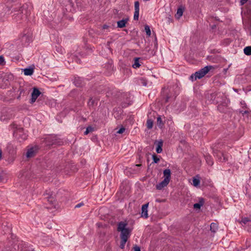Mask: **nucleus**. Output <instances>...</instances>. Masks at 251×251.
<instances>
[{"label":"nucleus","mask_w":251,"mask_h":251,"mask_svg":"<svg viewBox=\"0 0 251 251\" xmlns=\"http://www.w3.org/2000/svg\"><path fill=\"white\" fill-rule=\"evenodd\" d=\"M228 155L224 154L222 152H219V154L217 155L218 159L220 162H226L228 160Z\"/></svg>","instance_id":"9d476101"},{"label":"nucleus","mask_w":251,"mask_h":251,"mask_svg":"<svg viewBox=\"0 0 251 251\" xmlns=\"http://www.w3.org/2000/svg\"><path fill=\"white\" fill-rule=\"evenodd\" d=\"M93 100L92 99H91L89 100V102H88V104H89V105H92V104H93Z\"/></svg>","instance_id":"e433bc0d"},{"label":"nucleus","mask_w":251,"mask_h":251,"mask_svg":"<svg viewBox=\"0 0 251 251\" xmlns=\"http://www.w3.org/2000/svg\"><path fill=\"white\" fill-rule=\"evenodd\" d=\"M157 125L160 128H162L164 126V123L162 121L160 116H158L157 118Z\"/></svg>","instance_id":"f3484780"},{"label":"nucleus","mask_w":251,"mask_h":251,"mask_svg":"<svg viewBox=\"0 0 251 251\" xmlns=\"http://www.w3.org/2000/svg\"><path fill=\"white\" fill-rule=\"evenodd\" d=\"M1 153H2L1 151L0 150V159L1 158Z\"/></svg>","instance_id":"ea45409f"},{"label":"nucleus","mask_w":251,"mask_h":251,"mask_svg":"<svg viewBox=\"0 0 251 251\" xmlns=\"http://www.w3.org/2000/svg\"><path fill=\"white\" fill-rule=\"evenodd\" d=\"M5 63L4 59L2 56H0V65H3Z\"/></svg>","instance_id":"2f4dec72"},{"label":"nucleus","mask_w":251,"mask_h":251,"mask_svg":"<svg viewBox=\"0 0 251 251\" xmlns=\"http://www.w3.org/2000/svg\"><path fill=\"white\" fill-rule=\"evenodd\" d=\"M248 1V0H241V5H243L244 3H245L247 1Z\"/></svg>","instance_id":"c9c22d12"},{"label":"nucleus","mask_w":251,"mask_h":251,"mask_svg":"<svg viewBox=\"0 0 251 251\" xmlns=\"http://www.w3.org/2000/svg\"><path fill=\"white\" fill-rule=\"evenodd\" d=\"M127 224L124 222L119 223L118 231L121 232V238L127 240L130 236V230L126 227Z\"/></svg>","instance_id":"f03ea898"},{"label":"nucleus","mask_w":251,"mask_h":251,"mask_svg":"<svg viewBox=\"0 0 251 251\" xmlns=\"http://www.w3.org/2000/svg\"><path fill=\"white\" fill-rule=\"evenodd\" d=\"M46 198L48 199V201L49 202L51 203V204H53V202L54 201V198L52 197H47Z\"/></svg>","instance_id":"c85d7f7f"},{"label":"nucleus","mask_w":251,"mask_h":251,"mask_svg":"<svg viewBox=\"0 0 251 251\" xmlns=\"http://www.w3.org/2000/svg\"><path fill=\"white\" fill-rule=\"evenodd\" d=\"M107 27V26L106 25L103 26V28H106Z\"/></svg>","instance_id":"a19ab883"},{"label":"nucleus","mask_w":251,"mask_h":251,"mask_svg":"<svg viewBox=\"0 0 251 251\" xmlns=\"http://www.w3.org/2000/svg\"><path fill=\"white\" fill-rule=\"evenodd\" d=\"M147 126L149 129H151L153 126V122L151 119H148L147 122Z\"/></svg>","instance_id":"5701e85b"},{"label":"nucleus","mask_w":251,"mask_h":251,"mask_svg":"<svg viewBox=\"0 0 251 251\" xmlns=\"http://www.w3.org/2000/svg\"><path fill=\"white\" fill-rule=\"evenodd\" d=\"M26 5H24L18 9H16L15 10V13L12 16L16 21L22 19L24 15L27 14V11L26 9Z\"/></svg>","instance_id":"20e7f679"},{"label":"nucleus","mask_w":251,"mask_h":251,"mask_svg":"<svg viewBox=\"0 0 251 251\" xmlns=\"http://www.w3.org/2000/svg\"><path fill=\"white\" fill-rule=\"evenodd\" d=\"M206 161L207 164L210 166L212 165L213 164V161L210 156H207L206 157Z\"/></svg>","instance_id":"393cba45"},{"label":"nucleus","mask_w":251,"mask_h":251,"mask_svg":"<svg viewBox=\"0 0 251 251\" xmlns=\"http://www.w3.org/2000/svg\"><path fill=\"white\" fill-rule=\"evenodd\" d=\"M156 151L157 153H161L162 151V147L163 146V142L162 140L158 141L156 142Z\"/></svg>","instance_id":"9b49d317"},{"label":"nucleus","mask_w":251,"mask_h":251,"mask_svg":"<svg viewBox=\"0 0 251 251\" xmlns=\"http://www.w3.org/2000/svg\"><path fill=\"white\" fill-rule=\"evenodd\" d=\"M192 184L194 186L196 187H199L200 184V179L199 176H196V177H193Z\"/></svg>","instance_id":"4468645a"},{"label":"nucleus","mask_w":251,"mask_h":251,"mask_svg":"<svg viewBox=\"0 0 251 251\" xmlns=\"http://www.w3.org/2000/svg\"><path fill=\"white\" fill-rule=\"evenodd\" d=\"M82 205H83V203H78V204H76L75 205V207L79 208V207H81Z\"/></svg>","instance_id":"f704fd0d"},{"label":"nucleus","mask_w":251,"mask_h":251,"mask_svg":"<svg viewBox=\"0 0 251 251\" xmlns=\"http://www.w3.org/2000/svg\"><path fill=\"white\" fill-rule=\"evenodd\" d=\"M126 241H127V240H126V239H121V245H120V247L121 249L124 248Z\"/></svg>","instance_id":"a878e982"},{"label":"nucleus","mask_w":251,"mask_h":251,"mask_svg":"<svg viewBox=\"0 0 251 251\" xmlns=\"http://www.w3.org/2000/svg\"><path fill=\"white\" fill-rule=\"evenodd\" d=\"M134 251H141L140 248L138 246L135 247L134 248Z\"/></svg>","instance_id":"72a5a7b5"},{"label":"nucleus","mask_w":251,"mask_h":251,"mask_svg":"<svg viewBox=\"0 0 251 251\" xmlns=\"http://www.w3.org/2000/svg\"><path fill=\"white\" fill-rule=\"evenodd\" d=\"M171 170L167 169L163 171L164 179L159 183L156 185V188L157 190H161L166 187L169 183L171 179Z\"/></svg>","instance_id":"f257e3e1"},{"label":"nucleus","mask_w":251,"mask_h":251,"mask_svg":"<svg viewBox=\"0 0 251 251\" xmlns=\"http://www.w3.org/2000/svg\"><path fill=\"white\" fill-rule=\"evenodd\" d=\"M249 222H251V215L249 217L243 218L241 220V222L244 224H246Z\"/></svg>","instance_id":"4be33fe9"},{"label":"nucleus","mask_w":251,"mask_h":251,"mask_svg":"<svg viewBox=\"0 0 251 251\" xmlns=\"http://www.w3.org/2000/svg\"><path fill=\"white\" fill-rule=\"evenodd\" d=\"M33 72L32 68H25L24 70V73L25 75H31L33 74Z\"/></svg>","instance_id":"a211bd4d"},{"label":"nucleus","mask_w":251,"mask_h":251,"mask_svg":"<svg viewBox=\"0 0 251 251\" xmlns=\"http://www.w3.org/2000/svg\"><path fill=\"white\" fill-rule=\"evenodd\" d=\"M37 147L36 146L29 147L27 149L26 156L27 158L33 157L37 152Z\"/></svg>","instance_id":"423d86ee"},{"label":"nucleus","mask_w":251,"mask_h":251,"mask_svg":"<svg viewBox=\"0 0 251 251\" xmlns=\"http://www.w3.org/2000/svg\"><path fill=\"white\" fill-rule=\"evenodd\" d=\"M140 166H141V164H137V165H136V166H137V167Z\"/></svg>","instance_id":"79ce46f5"},{"label":"nucleus","mask_w":251,"mask_h":251,"mask_svg":"<svg viewBox=\"0 0 251 251\" xmlns=\"http://www.w3.org/2000/svg\"><path fill=\"white\" fill-rule=\"evenodd\" d=\"M128 21V18H126L120 20L117 22V26L119 28H123L126 26V24Z\"/></svg>","instance_id":"f8f14e48"},{"label":"nucleus","mask_w":251,"mask_h":251,"mask_svg":"<svg viewBox=\"0 0 251 251\" xmlns=\"http://www.w3.org/2000/svg\"><path fill=\"white\" fill-rule=\"evenodd\" d=\"M92 131V128L91 127H88L86 128L85 131L84 132V134L87 135Z\"/></svg>","instance_id":"c756f323"},{"label":"nucleus","mask_w":251,"mask_h":251,"mask_svg":"<svg viewBox=\"0 0 251 251\" xmlns=\"http://www.w3.org/2000/svg\"><path fill=\"white\" fill-rule=\"evenodd\" d=\"M204 202V200L202 198H200L199 202L194 204V209H200V208L203 205Z\"/></svg>","instance_id":"ddd939ff"},{"label":"nucleus","mask_w":251,"mask_h":251,"mask_svg":"<svg viewBox=\"0 0 251 251\" xmlns=\"http://www.w3.org/2000/svg\"><path fill=\"white\" fill-rule=\"evenodd\" d=\"M149 204L147 203L145 204H144L142 207V212H141V217L147 218L148 217V207Z\"/></svg>","instance_id":"1a4fd4ad"},{"label":"nucleus","mask_w":251,"mask_h":251,"mask_svg":"<svg viewBox=\"0 0 251 251\" xmlns=\"http://www.w3.org/2000/svg\"><path fill=\"white\" fill-rule=\"evenodd\" d=\"M40 94L41 92L39 91V90L36 88H34L33 91L31 93V99L30 100V103H34Z\"/></svg>","instance_id":"0eeeda50"},{"label":"nucleus","mask_w":251,"mask_h":251,"mask_svg":"<svg viewBox=\"0 0 251 251\" xmlns=\"http://www.w3.org/2000/svg\"><path fill=\"white\" fill-rule=\"evenodd\" d=\"M140 83L142 85L145 86H146L147 85V81L145 78H141L140 80Z\"/></svg>","instance_id":"bb28decb"},{"label":"nucleus","mask_w":251,"mask_h":251,"mask_svg":"<svg viewBox=\"0 0 251 251\" xmlns=\"http://www.w3.org/2000/svg\"><path fill=\"white\" fill-rule=\"evenodd\" d=\"M152 159L155 163H158L159 161V158L155 154L152 155Z\"/></svg>","instance_id":"cd10ccee"},{"label":"nucleus","mask_w":251,"mask_h":251,"mask_svg":"<svg viewBox=\"0 0 251 251\" xmlns=\"http://www.w3.org/2000/svg\"><path fill=\"white\" fill-rule=\"evenodd\" d=\"M26 138H27V135H26V134H25V135H24V137L23 138V139L24 140H25V139H26Z\"/></svg>","instance_id":"58836bf2"},{"label":"nucleus","mask_w":251,"mask_h":251,"mask_svg":"<svg viewBox=\"0 0 251 251\" xmlns=\"http://www.w3.org/2000/svg\"><path fill=\"white\" fill-rule=\"evenodd\" d=\"M145 30L146 31V33L147 35L149 36H151V31L150 30V26L148 25H146L145 26Z\"/></svg>","instance_id":"b1692460"},{"label":"nucleus","mask_w":251,"mask_h":251,"mask_svg":"<svg viewBox=\"0 0 251 251\" xmlns=\"http://www.w3.org/2000/svg\"><path fill=\"white\" fill-rule=\"evenodd\" d=\"M7 112L4 110L0 113V120L1 121H4L10 118V116L6 114Z\"/></svg>","instance_id":"2eb2a0df"},{"label":"nucleus","mask_w":251,"mask_h":251,"mask_svg":"<svg viewBox=\"0 0 251 251\" xmlns=\"http://www.w3.org/2000/svg\"><path fill=\"white\" fill-rule=\"evenodd\" d=\"M125 131V128H124V127H122L117 131V133L118 134H122L123 132H124Z\"/></svg>","instance_id":"7c9ffc66"},{"label":"nucleus","mask_w":251,"mask_h":251,"mask_svg":"<svg viewBox=\"0 0 251 251\" xmlns=\"http://www.w3.org/2000/svg\"><path fill=\"white\" fill-rule=\"evenodd\" d=\"M50 143H48V145H50Z\"/></svg>","instance_id":"c03bdc74"},{"label":"nucleus","mask_w":251,"mask_h":251,"mask_svg":"<svg viewBox=\"0 0 251 251\" xmlns=\"http://www.w3.org/2000/svg\"><path fill=\"white\" fill-rule=\"evenodd\" d=\"M134 20H138L139 15V3L137 1L134 3Z\"/></svg>","instance_id":"6e6552de"},{"label":"nucleus","mask_w":251,"mask_h":251,"mask_svg":"<svg viewBox=\"0 0 251 251\" xmlns=\"http://www.w3.org/2000/svg\"><path fill=\"white\" fill-rule=\"evenodd\" d=\"M241 109L239 110V112L242 114L243 116H246L248 118L251 117V111L248 107L246 102L242 100L240 102Z\"/></svg>","instance_id":"39448f33"},{"label":"nucleus","mask_w":251,"mask_h":251,"mask_svg":"<svg viewBox=\"0 0 251 251\" xmlns=\"http://www.w3.org/2000/svg\"><path fill=\"white\" fill-rule=\"evenodd\" d=\"M244 52L247 55H251V46H248L244 48Z\"/></svg>","instance_id":"aec40b11"},{"label":"nucleus","mask_w":251,"mask_h":251,"mask_svg":"<svg viewBox=\"0 0 251 251\" xmlns=\"http://www.w3.org/2000/svg\"><path fill=\"white\" fill-rule=\"evenodd\" d=\"M218 225L216 223H212L210 225V230L211 231L213 232H215L216 230L218 229Z\"/></svg>","instance_id":"412c9836"},{"label":"nucleus","mask_w":251,"mask_h":251,"mask_svg":"<svg viewBox=\"0 0 251 251\" xmlns=\"http://www.w3.org/2000/svg\"><path fill=\"white\" fill-rule=\"evenodd\" d=\"M212 66H207L201 69L200 71L196 72L190 76L192 81L196 80L197 79L201 78L203 77L211 69Z\"/></svg>","instance_id":"7ed1b4c3"},{"label":"nucleus","mask_w":251,"mask_h":251,"mask_svg":"<svg viewBox=\"0 0 251 251\" xmlns=\"http://www.w3.org/2000/svg\"><path fill=\"white\" fill-rule=\"evenodd\" d=\"M22 251H34L31 248H26L25 247V248L22 249Z\"/></svg>","instance_id":"473e14b6"},{"label":"nucleus","mask_w":251,"mask_h":251,"mask_svg":"<svg viewBox=\"0 0 251 251\" xmlns=\"http://www.w3.org/2000/svg\"><path fill=\"white\" fill-rule=\"evenodd\" d=\"M50 138V137H48L46 139H48V140H49Z\"/></svg>","instance_id":"37998d69"},{"label":"nucleus","mask_w":251,"mask_h":251,"mask_svg":"<svg viewBox=\"0 0 251 251\" xmlns=\"http://www.w3.org/2000/svg\"><path fill=\"white\" fill-rule=\"evenodd\" d=\"M218 109L219 111H220L221 112H224V110L222 109V108H221V106L220 105H219L218 107Z\"/></svg>","instance_id":"4c0bfd02"},{"label":"nucleus","mask_w":251,"mask_h":251,"mask_svg":"<svg viewBox=\"0 0 251 251\" xmlns=\"http://www.w3.org/2000/svg\"><path fill=\"white\" fill-rule=\"evenodd\" d=\"M183 12V11L182 9L178 8L177 10V12H176V14L175 15V17L176 19H179L182 16Z\"/></svg>","instance_id":"6ab92c4d"},{"label":"nucleus","mask_w":251,"mask_h":251,"mask_svg":"<svg viewBox=\"0 0 251 251\" xmlns=\"http://www.w3.org/2000/svg\"><path fill=\"white\" fill-rule=\"evenodd\" d=\"M140 58H135L134 59V63L132 64V67L134 69H137L141 66L139 63Z\"/></svg>","instance_id":"dca6fc26"}]
</instances>
